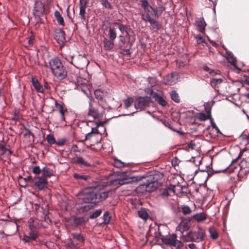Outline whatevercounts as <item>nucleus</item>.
I'll return each mask as SVG.
<instances>
[{"mask_svg":"<svg viewBox=\"0 0 249 249\" xmlns=\"http://www.w3.org/2000/svg\"><path fill=\"white\" fill-rule=\"evenodd\" d=\"M178 77L179 76L178 73L168 74L164 79V82L166 85H173L177 83Z\"/></svg>","mask_w":249,"mask_h":249,"instance_id":"9b49d317","label":"nucleus"},{"mask_svg":"<svg viewBox=\"0 0 249 249\" xmlns=\"http://www.w3.org/2000/svg\"><path fill=\"white\" fill-rule=\"evenodd\" d=\"M0 151H1L3 154H6L8 152V155L12 154V151L9 150L6 146L4 144H0Z\"/></svg>","mask_w":249,"mask_h":249,"instance_id":"c9c22d12","label":"nucleus"},{"mask_svg":"<svg viewBox=\"0 0 249 249\" xmlns=\"http://www.w3.org/2000/svg\"><path fill=\"white\" fill-rule=\"evenodd\" d=\"M55 16L56 18V19L58 22L62 25H64V21L63 18L61 16L59 13L57 11L55 12Z\"/></svg>","mask_w":249,"mask_h":249,"instance_id":"79ce46f5","label":"nucleus"},{"mask_svg":"<svg viewBox=\"0 0 249 249\" xmlns=\"http://www.w3.org/2000/svg\"><path fill=\"white\" fill-rule=\"evenodd\" d=\"M232 169V172L235 170L238 171L239 168V174L241 176L247 175L249 173V157L243 160L238 165L236 160H233L231 164L227 168Z\"/></svg>","mask_w":249,"mask_h":249,"instance_id":"20e7f679","label":"nucleus"},{"mask_svg":"<svg viewBox=\"0 0 249 249\" xmlns=\"http://www.w3.org/2000/svg\"><path fill=\"white\" fill-rule=\"evenodd\" d=\"M21 118L20 115L18 114V113L15 112L14 116L11 118L12 121H17Z\"/></svg>","mask_w":249,"mask_h":249,"instance_id":"864d4df0","label":"nucleus"},{"mask_svg":"<svg viewBox=\"0 0 249 249\" xmlns=\"http://www.w3.org/2000/svg\"><path fill=\"white\" fill-rule=\"evenodd\" d=\"M35 37L34 36H32L30 38L28 39V43L29 44H32L34 42Z\"/></svg>","mask_w":249,"mask_h":249,"instance_id":"e2e57ef3","label":"nucleus"},{"mask_svg":"<svg viewBox=\"0 0 249 249\" xmlns=\"http://www.w3.org/2000/svg\"><path fill=\"white\" fill-rule=\"evenodd\" d=\"M182 212L184 214L186 215L191 213L192 211L189 206H184L182 208Z\"/></svg>","mask_w":249,"mask_h":249,"instance_id":"49530a36","label":"nucleus"},{"mask_svg":"<svg viewBox=\"0 0 249 249\" xmlns=\"http://www.w3.org/2000/svg\"><path fill=\"white\" fill-rule=\"evenodd\" d=\"M84 219L82 217H76L73 220V224L75 226H78L83 223Z\"/></svg>","mask_w":249,"mask_h":249,"instance_id":"37998d69","label":"nucleus"},{"mask_svg":"<svg viewBox=\"0 0 249 249\" xmlns=\"http://www.w3.org/2000/svg\"><path fill=\"white\" fill-rule=\"evenodd\" d=\"M211 116V110H205L195 115L196 118L200 121H205L210 118Z\"/></svg>","mask_w":249,"mask_h":249,"instance_id":"f8f14e48","label":"nucleus"},{"mask_svg":"<svg viewBox=\"0 0 249 249\" xmlns=\"http://www.w3.org/2000/svg\"><path fill=\"white\" fill-rule=\"evenodd\" d=\"M34 207H35V209L37 211L38 210H39V205H38L37 204H35V205H34Z\"/></svg>","mask_w":249,"mask_h":249,"instance_id":"774afa93","label":"nucleus"},{"mask_svg":"<svg viewBox=\"0 0 249 249\" xmlns=\"http://www.w3.org/2000/svg\"><path fill=\"white\" fill-rule=\"evenodd\" d=\"M42 214L41 215V219L43 221L46 222L48 225L51 222V219L49 216L50 213L47 206L44 208H41Z\"/></svg>","mask_w":249,"mask_h":249,"instance_id":"dca6fc26","label":"nucleus"},{"mask_svg":"<svg viewBox=\"0 0 249 249\" xmlns=\"http://www.w3.org/2000/svg\"><path fill=\"white\" fill-rule=\"evenodd\" d=\"M137 103L135 104V107L136 109L146 108L149 107V99L148 97H139L137 99Z\"/></svg>","mask_w":249,"mask_h":249,"instance_id":"6e6552de","label":"nucleus"},{"mask_svg":"<svg viewBox=\"0 0 249 249\" xmlns=\"http://www.w3.org/2000/svg\"><path fill=\"white\" fill-rule=\"evenodd\" d=\"M73 239L79 243H84L85 241V238L84 236L80 233L74 232L71 234Z\"/></svg>","mask_w":249,"mask_h":249,"instance_id":"b1692460","label":"nucleus"},{"mask_svg":"<svg viewBox=\"0 0 249 249\" xmlns=\"http://www.w3.org/2000/svg\"><path fill=\"white\" fill-rule=\"evenodd\" d=\"M205 237V232L204 230L198 228L197 231H191L188 232L184 237V240L186 242H199L204 240Z\"/></svg>","mask_w":249,"mask_h":249,"instance_id":"39448f33","label":"nucleus"},{"mask_svg":"<svg viewBox=\"0 0 249 249\" xmlns=\"http://www.w3.org/2000/svg\"><path fill=\"white\" fill-rule=\"evenodd\" d=\"M175 190L172 188H166L164 189L162 192L161 193V196H168L171 195L172 194H174Z\"/></svg>","mask_w":249,"mask_h":249,"instance_id":"7c9ffc66","label":"nucleus"},{"mask_svg":"<svg viewBox=\"0 0 249 249\" xmlns=\"http://www.w3.org/2000/svg\"><path fill=\"white\" fill-rule=\"evenodd\" d=\"M50 65L54 75L59 79H63L67 75V72L58 58L52 59Z\"/></svg>","mask_w":249,"mask_h":249,"instance_id":"7ed1b4c3","label":"nucleus"},{"mask_svg":"<svg viewBox=\"0 0 249 249\" xmlns=\"http://www.w3.org/2000/svg\"><path fill=\"white\" fill-rule=\"evenodd\" d=\"M196 39L198 44L205 43V40L203 39L201 36L198 35L196 36Z\"/></svg>","mask_w":249,"mask_h":249,"instance_id":"3c124183","label":"nucleus"},{"mask_svg":"<svg viewBox=\"0 0 249 249\" xmlns=\"http://www.w3.org/2000/svg\"><path fill=\"white\" fill-rule=\"evenodd\" d=\"M73 177L74 178L77 180H87L90 178V177L88 175H81L77 173L73 174Z\"/></svg>","mask_w":249,"mask_h":249,"instance_id":"473e14b6","label":"nucleus"},{"mask_svg":"<svg viewBox=\"0 0 249 249\" xmlns=\"http://www.w3.org/2000/svg\"><path fill=\"white\" fill-rule=\"evenodd\" d=\"M109 36L110 39L113 41L116 37V32L114 28H109Z\"/></svg>","mask_w":249,"mask_h":249,"instance_id":"ea45409f","label":"nucleus"},{"mask_svg":"<svg viewBox=\"0 0 249 249\" xmlns=\"http://www.w3.org/2000/svg\"><path fill=\"white\" fill-rule=\"evenodd\" d=\"M55 105L57 109H63L65 107L64 104L61 102H57L55 101Z\"/></svg>","mask_w":249,"mask_h":249,"instance_id":"603ef678","label":"nucleus"},{"mask_svg":"<svg viewBox=\"0 0 249 249\" xmlns=\"http://www.w3.org/2000/svg\"><path fill=\"white\" fill-rule=\"evenodd\" d=\"M223 81L221 78L213 79L211 81V85L213 87H216L220 85Z\"/></svg>","mask_w":249,"mask_h":249,"instance_id":"a19ab883","label":"nucleus"},{"mask_svg":"<svg viewBox=\"0 0 249 249\" xmlns=\"http://www.w3.org/2000/svg\"><path fill=\"white\" fill-rule=\"evenodd\" d=\"M34 14L36 16H39L44 11V5L40 1L36 2L34 7Z\"/></svg>","mask_w":249,"mask_h":249,"instance_id":"2eb2a0df","label":"nucleus"},{"mask_svg":"<svg viewBox=\"0 0 249 249\" xmlns=\"http://www.w3.org/2000/svg\"><path fill=\"white\" fill-rule=\"evenodd\" d=\"M103 5L107 8H110L111 5L109 2L107 0H104L103 2Z\"/></svg>","mask_w":249,"mask_h":249,"instance_id":"6e6d98bb","label":"nucleus"},{"mask_svg":"<svg viewBox=\"0 0 249 249\" xmlns=\"http://www.w3.org/2000/svg\"><path fill=\"white\" fill-rule=\"evenodd\" d=\"M103 114L102 112H99L97 110H89L87 117L89 121L92 122L95 119L101 118Z\"/></svg>","mask_w":249,"mask_h":249,"instance_id":"ddd939ff","label":"nucleus"},{"mask_svg":"<svg viewBox=\"0 0 249 249\" xmlns=\"http://www.w3.org/2000/svg\"><path fill=\"white\" fill-rule=\"evenodd\" d=\"M96 198L94 187L85 188L79 194V198L85 203H96Z\"/></svg>","mask_w":249,"mask_h":249,"instance_id":"423d86ee","label":"nucleus"},{"mask_svg":"<svg viewBox=\"0 0 249 249\" xmlns=\"http://www.w3.org/2000/svg\"><path fill=\"white\" fill-rule=\"evenodd\" d=\"M120 41L122 43L123 45L125 43V40L124 36L122 35L119 36Z\"/></svg>","mask_w":249,"mask_h":249,"instance_id":"680f3d73","label":"nucleus"},{"mask_svg":"<svg viewBox=\"0 0 249 249\" xmlns=\"http://www.w3.org/2000/svg\"><path fill=\"white\" fill-rule=\"evenodd\" d=\"M170 96L171 99L176 103H178L179 101V97L178 94L175 91H172L170 93Z\"/></svg>","mask_w":249,"mask_h":249,"instance_id":"e433bc0d","label":"nucleus"},{"mask_svg":"<svg viewBox=\"0 0 249 249\" xmlns=\"http://www.w3.org/2000/svg\"><path fill=\"white\" fill-rule=\"evenodd\" d=\"M196 26L199 28V31L200 32H204L205 27L206 25L204 19L203 18H200L196 20Z\"/></svg>","mask_w":249,"mask_h":249,"instance_id":"393cba45","label":"nucleus"},{"mask_svg":"<svg viewBox=\"0 0 249 249\" xmlns=\"http://www.w3.org/2000/svg\"><path fill=\"white\" fill-rule=\"evenodd\" d=\"M227 58L229 62L231 63L233 65H235L236 61V58L234 56L233 54L230 52H227Z\"/></svg>","mask_w":249,"mask_h":249,"instance_id":"c756f323","label":"nucleus"},{"mask_svg":"<svg viewBox=\"0 0 249 249\" xmlns=\"http://www.w3.org/2000/svg\"><path fill=\"white\" fill-rule=\"evenodd\" d=\"M73 161L74 163L79 164L83 167H89L91 165L90 163L86 161L81 157H75L73 158Z\"/></svg>","mask_w":249,"mask_h":249,"instance_id":"f3484780","label":"nucleus"},{"mask_svg":"<svg viewBox=\"0 0 249 249\" xmlns=\"http://www.w3.org/2000/svg\"><path fill=\"white\" fill-rule=\"evenodd\" d=\"M141 6L143 9L142 13V19L150 22L153 27L158 28L159 24L155 19L156 16L155 9L150 5L147 0H142Z\"/></svg>","mask_w":249,"mask_h":249,"instance_id":"f03ea898","label":"nucleus"},{"mask_svg":"<svg viewBox=\"0 0 249 249\" xmlns=\"http://www.w3.org/2000/svg\"><path fill=\"white\" fill-rule=\"evenodd\" d=\"M190 226V220L188 219H182L179 225L177 227V230L183 232L188 230Z\"/></svg>","mask_w":249,"mask_h":249,"instance_id":"4468645a","label":"nucleus"},{"mask_svg":"<svg viewBox=\"0 0 249 249\" xmlns=\"http://www.w3.org/2000/svg\"><path fill=\"white\" fill-rule=\"evenodd\" d=\"M88 3V0H80V15L81 18L84 19L86 13V8Z\"/></svg>","mask_w":249,"mask_h":249,"instance_id":"4be33fe9","label":"nucleus"},{"mask_svg":"<svg viewBox=\"0 0 249 249\" xmlns=\"http://www.w3.org/2000/svg\"><path fill=\"white\" fill-rule=\"evenodd\" d=\"M94 95L97 99L101 100L104 97L105 93L102 91L97 89L95 90Z\"/></svg>","mask_w":249,"mask_h":249,"instance_id":"72a5a7b5","label":"nucleus"},{"mask_svg":"<svg viewBox=\"0 0 249 249\" xmlns=\"http://www.w3.org/2000/svg\"><path fill=\"white\" fill-rule=\"evenodd\" d=\"M66 142V139L65 138H62L58 139L55 143L58 146H63L64 145Z\"/></svg>","mask_w":249,"mask_h":249,"instance_id":"09e8293b","label":"nucleus"},{"mask_svg":"<svg viewBox=\"0 0 249 249\" xmlns=\"http://www.w3.org/2000/svg\"><path fill=\"white\" fill-rule=\"evenodd\" d=\"M101 210H97L94 212H93L91 214H90L89 218L90 219H95L99 216L101 215Z\"/></svg>","mask_w":249,"mask_h":249,"instance_id":"a18cd8bd","label":"nucleus"},{"mask_svg":"<svg viewBox=\"0 0 249 249\" xmlns=\"http://www.w3.org/2000/svg\"><path fill=\"white\" fill-rule=\"evenodd\" d=\"M11 227H13L14 229V232H16L18 229V225L16 223H14L9 225Z\"/></svg>","mask_w":249,"mask_h":249,"instance_id":"052dcab7","label":"nucleus"},{"mask_svg":"<svg viewBox=\"0 0 249 249\" xmlns=\"http://www.w3.org/2000/svg\"><path fill=\"white\" fill-rule=\"evenodd\" d=\"M133 102V98L131 97H129L127 99L124 100V107L126 108H128L131 107L132 103Z\"/></svg>","mask_w":249,"mask_h":249,"instance_id":"c03bdc74","label":"nucleus"},{"mask_svg":"<svg viewBox=\"0 0 249 249\" xmlns=\"http://www.w3.org/2000/svg\"><path fill=\"white\" fill-rule=\"evenodd\" d=\"M37 237V232L35 231H32L29 233L28 235L23 236V240L25 242H28L31 240H35Z\"/></svg>","mask_w":249,"mask_h":249,"instance_id":"412c9836","label":"nucleus"},{"mask_svg":"<svg viewBox=\"0 0 249 249\" xmlns=\"http://www.w3.org/2000/svg\"><path fill=\"white\" fill-rule=\"evenodd\" d=\"M104 46L107 50H111L114 47V43L113 41H111L105 38L104 40Z\"/></svg>","mask_w":249,"mask_h":249,"instance_id":"cd10ccee","label":"nucleus"},{"mask_svg":"<svg viewBox=\"0 0 249 249\" xmlns=\"http://www.w3.org/2000/svg\"><path fill=\"white\" fill-rule=\"evenodd\" d=\"M46 139L48 143L51 145L54 144L56 142L54 137L51 134L47 135Z\"/></svg>","mask_w":249,"mask_h":249,"instance_id":"4c0bfd02","label":"nucleus"},{"mask_svg":"<svg viewBox=\"0 0 249 249\" xmlns=\"http://www.w3.org/2000/svg\"><path fill=\"white\" fill-rule=\"evenodd\" d=\"M150 96L154 98L162 107H164L166 105L167 103L165 100L162 97L160 96L157 93L152 91L150 93Z\"/></svg>","mask_w":249,"mask_h":249,"instance_id":"aec40b11","label":"nucleus"},{"mask_svg":"<svg viewBox=\"0 0 249 249\" xmlns=\"http://www.w3.org/2000/svg\"><path fill=\"white\" fill-rule=\"evenodd\" d=\"M29 227L32 231L40 228V224L39 221L37 219L30 218L29 220Z\"/></svg>","mask_w":249,"mask_h":249,"instance_id":"5701e85b","label":"nucleus"},{"mask_svg":"<svg viewBox=\"0 0 249 249\" xmlns=\"http://www.w3.org/2000/svg\"><path fill=\"white\" fill-rule=\"evenodd\" d=\"M193 218L197 222H200L205 220L207 218V215L204 213H197L194 214Z\"/></svg>","mask_w":249,"mask_h":249,"instance_id":"a878e982","label":"nucleus"},{"mask_svg":"<svg viewBox=\"0 0 249 249\" xmlns=\"http://www.w3.org/2000/svg\"><path fill=\"white\" fill-rule=\"evenodd\" d=\"M35 185L39 190H43L47 187V180L42 176L36 178Z\"/></svg>","mask_w":249,"mask_h":249,"instance_id":"9d476101","label":"nucleus"},{"mask_svg":"<svg viewBox=\"0 0 249 249\" xmlns=\"http://www.w3.org/2000/svg\"><path fill=\"white\" fill-rule=\"evenodd\" d=\"M114 165L117 168H122L124 166V163L117 160L114 161Z\"/></svg>","mask_w":249,"mask_h":249,"instance_id":"de8ad7c7","label":"nucleus"},{"mask_svg":"<svg viewBox=\"0 0 249 249\" xmlns=\"http://www.w3.org/2000/svg\"><path fill=\"white\" fill-rule=\"evenodd\" d=\"M33 172L36 175H39L41 173V170L38 166H36L33 168Z\"/></svg>","mask_w":249,"mask_h":249,"instance_id":"8fccbe9b","label":"nucleus"},{"mask_svg":"<svg viewBox=\"0 0 249 249\" xmlns=\"http://www.w3.org/2000/svg\"><path fill=\"white\" fill-rule=\"evenodd\" d=\"M61 115V119L63 121H65L64 113L67 111V110H59Z\"/></svg>","mask_w":249,"mask_h":249,"instance_id":"5fc2aeb1","label":"nucleus"},{"mask_svg":"<svg viewBox=\"0 0 249 249\" xmlns=\"http://www.w3.org/2000/svg\"><path fill=\"white\" fill-rule=\"evenodd\" d=\"M209 232L210 234V237L213 239L215 240L218 237V234L214 228L210 227L209 228Z\"/></svg>","mask_w":249,"mask_h":249,"instance_id":"2f4dec72","label":"nucleus"},{"mask_svg":"<svg viewBox=\"0 0 249 249\" xmlns=\"http://www.w3.org/2000/svg\"><path fill=\"white\" fill-rule=\"evenodd\" d=\"M188 247L190 249H196V246L194 243H191L188 245Z\"/></svg>","mask_w":249,"mask_h":249,"instance_id":"13d9d810","label":"nucleus"},{"mask_svg":"<svg viewBox=\"0 0 249 249\" xmlns=\"http://www.w3.org/2000/svg\"><path fill=\"white\" fill-rule=\"evenodd\" d=\"M115 24L118 26L119 29L122 33L125 32L128 36H130L133 35V32L130 28H128L125 25L119 23H116Z\"/></svg>","mask_w":249,"mask_h":249,"instance_id":"6ab92c4d","label":"nucleus"},{"mask_svg":"<svg viewBox=\"0 0 249 249\" xmlns=\"http://www.w3.org/2000/svg\"><path fill=\"white\" fill-rule=\"evenodd\" d=\"M155 182H148L143 183L138 187V189H142L146 192H153L157 189Z\"/></svg>","mask_w":249,"mask_h":249,"instance_id":"1a4fd4ad","label":"nucleus"},{"mask_svg":"<svg viewBox=\"0 0 249 249\" xmlns=\"http://www.w3.org/2000/svg\"><path fill=\"white\" fill-rule=\"evenodd\" d=\"M161 239L163 243L166 245L174 247L176 249H180L183 247V243L177 239V235L175 233L163 236Z\"/></svg>","mask_w":249,"mask_h":249,"instance_id":"0eeeda50","label":"nucleus"},{"mask_svg":"<svg viewBox=\"0 0 249 249\" xmlns=\"http://www.w3.org/2000/svg\"><path fill=\"white\" fill-rule=\"evenodd\" d=\"M110 216L109 215V213L108 212H106L103 215V218L104 220L103 223L105 224H107L109 223L110 219Z\"/></svg>","mask_w":249,"mask_h":249,"instance_id":"58836bf2","label":"nucleus"},{"mask_svg":"<svg viewBox=\"0 0 249 249\" xmlns=\"http://www.w3.org/2000/svg\"><path fill=\"white\" fill-rule=\"evenodd\" d=\"M204 70H206V71H210V73H211V74H215L216 72H214L213 70H210V69L207 67H205L204 68Z\"/></svg>","mask_w":249,"mask_h":249,"instance_id":"338daca9","label":"nucleus"},{"mask_svg":"<svg viewBox=\"0 0 249 249\" xmlns=\"http://www.w3.org/2000/svg\"><path fill=\"white\" fill-rule=\"evenodd\" d=\"M32 82L33 86L37 92H42L43 91L42 87L40 85L37 79L33 78L32 79Z\"/></svg>","mask_w":249,"mask_h":249,"instance_id":"bb28decb","label":"nucleus"},{"mask_svg":"<svg viewBox=\"0 0 249 249\" xmlns=\"http://www.w3.org/2000/svg\"><path fill=\"white\" fill-rule=\"evenodd\" d=\"M209 120H210V122H211V125H212L213 128H216V125L213 121V119L212 118V116H211Z\"/></svg>","mask_w":249,"mask_h":249,"instance_id":"bf43d9fd","label":"nucleus"},{"mask_svg":"<svg viewBox=\"0 0 249 249\" xmlns=\"http://www.w3.org/2000/svg\"><path fill=\"white\" fill-rule=\"evenodd\" d=\"M242 139L247 140L248 143H249V134L248 135H245L243 136Z\"/></svg>","mask_w":249,"mask_h":249,"instance_id":"69168bd1","label":"nucleus"},{"mask_svg":"<svg viewBox=\"0 0 249 249\" xmlns=\"http://www.w3.org/2000/svg\"><path fill=\"white\" fill-rule=\"evenodd\" d=\"M93 130V128H92V130L88 134H87L86 135V137H85L86 140H88L91 137V136H92Z\"/></svg>","mask_w":249,"mask_h":249,"instance_id":"4d7b16f0","label":"nucleus"},{"mask_svg":"<svg viewBox=\"0 0 249 249\" xmlns=\"http://www.w3.org/2000/svg\"><path fill=\"white\" fill-rule=\"evenodd\" d=\"M64 35V32L60 30L55 33V39L60 44H63L65 41Z\"/></svg>","mask_w":249,"mask_h":249,"instance_id":"a211bd4d","label":"nucleus"},{"mask_svg":"<svg viewBox=\"0 0 249 249\" xmlns=\"http://www.w3.org/2000/svg\"><path fill=\"white\" fill-rule=\"evenodd\" d=\"M138 215L141 218L146 220L148 217V214L146 211L144 209H142L138 211Z\"/></svg>","mask_w":249,"mask_h":249,"instance_id":"f704fd0d","label":"nucleus"},{"mask_svg":"<svg viewBox=\"0 0 249 249\" xmlns=\"http://www.w3.org/2000/svg\"><path fill=\"white\" fill-rule=\"evenodd\" d=\"M53 175V171L50 168L45 167L42 169V177L46 178L51 177Z\"/></svg>","mask_w":249,"mask_h":249,"instance_id":"c85d7f7f","label":"nucleus"},{"mask_svg":"<svg viewBox=\"0 0 249 249\" xmlns=\"http://www.w3.org/2000/svg\"><path fill=\"white\" fill-rule=\"evenodd\" d=\"M106 123L105 121H100L96 123V125L97 126H103L104 124Z\"/></svg>","mask_w":249,"mask_h":249,"instance_id":"0e129e2a","label":"nucleus"},{"mask_svg":"<svg viewBox=\"0 0 249 249\" xmlns=\"http://www.w3.org/2000/svg\"><path fill=\"white\" fill-rule=\"evenodd\" d=\"M132 182V179L130 178L128 174L124 173H121L120 178L110 181L109 184L107 183L105 184H100L94 186V191L96 193V202H98L105 200L108 196L110 189H107L108 185H120L129 184Z\"/></svg>","mask_w":249,"mask_h":249,"instance_id":"f257e3e1","label":"nucleus"}]
</instances>
